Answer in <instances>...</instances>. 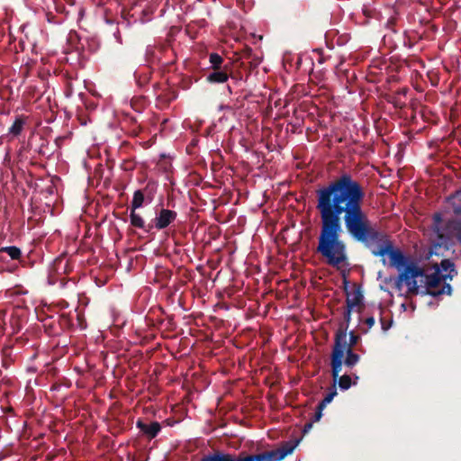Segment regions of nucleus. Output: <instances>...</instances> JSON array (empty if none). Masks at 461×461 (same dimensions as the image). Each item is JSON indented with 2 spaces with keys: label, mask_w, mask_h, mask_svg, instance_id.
<instances>
[{
  "label": "nucleus",
  "mask_w": 461,
  "mask_h": 461,
  "mask_svg": "<svg viewBox=\"0 0 461 461\" xmlns=\"http://www.w3.org/2000/svg\"><path fill=\"white\" fill-rule=\"evenodd\" d=\"M43 146H44V143L41 144L39 153L45 155V152L42 150Z\"/></svg>",
  "instance_id": "obj_33"
},
{
  "label": "nucleus",
  "mask_w": 461,
  "mask_h": 461,
  "mask_svg": "<svg viewBox=\"0 0 461 461\" xmlns=\"http://www.w3.org/2000/svg\"><path fill=\"white\" fill-rule=\"evenodd\" d=\"M231 76V65L227 63L224 68L212 69L206 76V81L212 84H221L226 82Z\"/></svg>",
  "instance_id": "obj_10"
},
{
  "label": "nucleus",
  "mask_w": 461,
  "mask_h": 461,
  "mask_svg": "<svg viewBox=\"0 0 461 461\" xmlns=\"http://www.w3.org/2000/svg\"><path fill=\"white\" fill-rule=\"evenodd\" d=\"M425 277V290L422 294H429L432 297H438L443 294L450 295L452 287L446 281L453 279L454 275L440 273V268L437 267L434 273L423 276Z\"/></svg>",
  "instance_id": "obj_5"
},
{
  "label": "nucleus",
  "mask_w": 461,
  "mask_h": 461,
  "mask_svg": "<svg viewBox=\"0 0 461 461\" xmlns=\"http://www.w3.org/2000/svg\"><path fill=\"white\" fill-rule=\"evenodd\" d=\"M324 408H320V404L317 405L315 413L313 414L312 418L311 419L312 421L317 422L321 420L322 417V411Z\"/></svg>",
  "instance_id": "obj_24"
},
{
  "label": "nucleus",
  "mask_w": 461,
  "mask_h": 461,
  "mask_svg": "<svg viewBox=\"0 0 461 461\" xmlns=\"http://www.w3.org/2000/svg\"><path fill=\"white\" fill-rule=\"evenodd\" d=\"M136 426L149 439L156 438L157 435L161 430L160 423L158 421H151L150 423H146L141 420H138L136 422Z\"/></svg>",
  "instance_id": "obj_11"
},
{
  "label": "nucleus",
  "mask_w": 461,
  "mask_h": 461,
  "mask_svg": "<svg viewBox=\"0 0 461 461\" xmlns=\"http://www.w3.org/2000/svg\"><path fill=\"white\" fill-rule=\"evenodd\" d=\"M58 323L60 326L61 330H69L72 326V318L69 314H60L58 318Z\"/></svg>",
  "instance_id": "obj_21"
},
{
  "label": "nucleus",
  "mask_w": 461,
  "mask_h": 461,
  "mask_svg": "<svg viewBox=\"0 0 461 461\" xmlns=\"http://www.w3.org/2000/svg\"><path fill=\"white\" fill-rule=\"evenodd\" d=\"M227 89H228L229 94H230V95H231V94H232V88H231V86L228 85V86H227Z\"/></svg>",
  "instance_id": "obj_34"
},
{
  "label": "nucleus",
  "mask_w": 461,
  "mask_h": 461,
  "mask_svg": "<svg viewBox=\"0 0 461 461\" xmlns=\"http://www.w3.org/2000/svg\"><path fill=\"white\" fill-rule=\"evenodd\" d=\"M314 421H312V420L305 423L304 427H303V434H306L307 432H309L311 430V429L312 428V425H313Z\"/></svg>",
  "instance_id": "obj_30"
},
{
  "label": "nucleus",
  "mask_w": 461,
  "mask_h": 461,
  "mask_svg": "<svg viewBox=\"0 0 461 461\" xmlns=\"http://www.w3.org/2000/svg\"><path fill=\"white\" fill-rule=\"evenodd\" d=\"M145 195L142 190H136L131 203V210H137L143 205Z\"/></svg>",
  "instance_id": "obj_16"
},
{
  "label": "nucleus",
  "mask_w": 461,
  "mask_h": 461,
  "mask_svg": "<svg viewBox=\"0 0 461 461\" xmlns=\"http://www.w3.org/2000/svg\"><path fill=\"white\" fill-rule=\"evenodd\" d=\"M453 201H456L459 203H461V189L457 190L451 197Z\"/></svg>",
  "instance_id": "obj_29"
},
{
  "label": "nucleus",
  "mask_w": 461,
  "mask_h": 461,
  "mask_svg": "<svg viewBox=\"0 0 461 461\" xmlns=\"http://www.w3.org/2000/svg\"><path fill=\"white\" fill-rule=\"evenodd\" d=\"M352 309L347 307V311L344 312V320L347 323L350 321Z\"/></svg>",
  "instance_id": "obj_28"
},
{
  "label": "nucleus",
  "mask_w": 461,
  "mask_h": 461,
  "mask_svg": "<svg viewBox=\"0 0 461 461\" xmlns=\"http://www.w3.org/2000/svg\"><path fill=\"white\" fill-rule=\"evenodd\" d=\"M145 70L144 72H136L134 74L135 76V78L137 80V83L140 86H143L144 85H146L149 80V75H150V72H149V68H145Z\"/></svg>",
  "instance_id": "obj_22"
},
{
  "label": "nucleus",
  "mask_w": 461,
  "mask_h": 461,
  "mask_svg": "<svg viewBox=\"0 0 461 461\" xmlns=\"http://www.w3.org/2000/svg\"><path fill=\"white\" fill-rule=\"evenodd\" d=\"M334 384L330 389V391L325 395V397L318 403L320 404V408H325L327 404L331 402L333 398L337 395L336 389V382L333 380Z\"/></svg>",
  "instance_id": "obj_20"
},
{
  "label": "nucleus",
  "mask_w": 461,
  "mask_h": 461,
  "mask_svg": "<svg viewBox=\"0 0 461 461\" xmlns=\"http://www.w3.org/2000/svg\"><path fill=\"white\" fill-rule=\"evenodd\" d=\"M131 224L133 227L144 230L146 232H149L153 228V223L145 224L143 218L136 212V210H131L130 213Z\"/></svg>",
  "instance_id": "obj_12"
},
{
  "label": "nucleus",
  "mask_w": 461,
  "mask_h": 461,
  "mask_svg": "<svg viewBox=\"0 0 461 461\" xmlns=\"http://www.w3.org/2000/svg\"><path fill=\"white\" fill-rule=\"evenodd\" d=\"M316 210L320 216V234L316 252L319 253L326 263L337 269L348 267V247L342 239L343 229L316 203Z\"/></svg>",
  "instance_id": "obj_3"
},
{
  "label": "nucleus",
  "mask_w": 461,
  "mask_h": 461,
  "mask_svg": "<svg viewBox=\"0 0 461 461\" xmlns=\"http://www.w3.org/2000/svg\"><path fill=\"white\" fill-rule=\"evenodd\" d=\"M338 382L339 387L341 390H348L352 385V379L348 375H343L338 376L336 383Z\"/></svg>",
  "instance_id": "obj_23"
},
{
  "label": "nucleus",
  "mask_w": 461,
  "mask_h": 461,
  "mask_svg": "<svg viewBox=\"0 0 461 461\" xmlns=\"http://www.w3.org/2000/svg\"><path fill=\"white\" fill-rule=\"evenodd\" d=\"M176 212L163 208L158 212V215L152 221L154 222L153 227H155L158 230L166 229L173 221H176Z\"/></svg>",
  "instance_id": "obj_9"
},
{
  "label": "nucleus",
  "mask_w": 461,
  "mask_h": 461,
  "mask_svg": "<svg viewBox=\"0 0 461 461\" xmlns=\"http://www.w3.org/2000/svg\"><path fill=\"white\" fill-rule=\"evenodd\" d=\"M77 317H78V321H79V323H81V319H80V317H79V316H77ZM80 325H82V324H80ZM84 328H85L84 326H81V329H84Z\"/></svg>",
  "instance_id": "obj_35"
},
{
  "label": "nucleus",
  "mask_w": 461,
  "mask_h": 461,
  "mask_svg": "<svg viewBox=\"0 0 461 461\" xmlns=\"http://www.w3.org/2000/svg\"><path fill=\"white\" fill-rule=\"evenodd\" d=\"M348 325H342L337 330L334 337V344L330 354L331 375L334 381H337L339 374L342 371L343 358L345 350L353 348L360 340V336L355 331L349 332V339H347Z\"/></svg>",
  "instance_id": "obj_4"
},
{
  "label": "nucleus",
  "mask_w": 461,
  "mask_h": 461,
  "mask_svg": "<svg viewBox=\"0 0 461 461\" xmlns=\"http://www.w3.org/2000/svg\"><path fill=\"white\" fill-rule=\"evenodd\" d=\"M362 12H363L364 15L366 17H367V18L373 17L375 15V9L367 7L366 5L363 6Z\"/></svg>",
  "instance_id": "obj_26"
},
{
  "label": "nucleus",
  "mask_w": 461,
  "mask_h": 461,
  "mask_svg": "<svg viewBox=\"0 0 461 461\" xmlns=\"http://www.w3.org/2000/svg\"><path fill=\"white\" fill-rule=\"evenodd\" d=\"M0 252L6 253L12 259H19L22 256L21 249L15 246L3 247Z\"/></svg>",
  "instance_id": "obj_19"
},
{
  "label": "nucleus",
  "mask_w": 461,
  "mask_h": 461,
  "mask_svg": "<svg viewBox=\"0 0 461 461\" xmlns=\"http://www.w3.org/2000/svg\"><path fill=\"white\" fill-rule=\"evenodd\" d=\"M447 236L443 234L438 235V240H435L429 249L430 255H443V253L448 249L451 240L455 239L461 243V218L451 219L447 221Z\"/></svg>",
  "instance_id": "obj_6"
},
{
  "label": "nucleus",
  "mask_w": 461,
  "mask_h": 461,
  "mask_svg": "<svg viewBox=\"0 0 461 461\" xmlns=\"http://www.w3.org/2000/svg\"><path fill=\"white\" fill-rule=\"evenodd\" d=\"M316 203L335 222L342 221L348 235L371 249L383 231L372 224L363 209L366 193L362 184L348 173H342L315 191Z\"/></svg>",
  "instance_id": "obj_1"
},
{
  "label": "nucleus",
  "mask_w": 461,
  "mask_h": 461,
  "mask_svg": "<svg viewBox=\"0 0 461 461\" xmlns=\"http://www.w3.org/2000/svg\"><path fill=\"white\" fill-rule=\"evenodd\" d=\"M360 360V356L354 352L353 348H348L345 350V356L343 358V365L348 368H353Z\"/></svg>",
  "instance_id": "obj_14"
},
{
  "label": "nucleus",
  "mask_w": 461,
  "mask_h": 461,
  "mask_svg": "<svg viewBox=\"0 0 461 461\" xmlns=\"http://www.w3.org/2000/svg\"><path fill=\"white\" fill-rule=\"evenodd\" d=\"M381 323L383 330H386L389 328V326L386 325L385 321L383 319H381Z\"/></svg>",
  "instance_id": "obj_32"
},
{
  "label": "nucleus",
  "mask_w": 461,
  "mask_h": 461,
  "mask_svg": "<svg viewBox=\"0 0 461 461\" xmlns=\"http://www.w3.org/2000/svg\"><path fill=\"white\" fill-rule=\"evenodd\" d=\"M437 267L440 268V273L448 271V274H452L454 276L457 274L455 264L449 259H443L439 265H436L435 268Z\"/></svg>",
  "instance_id": "obj_18"
},
{
  "label": "nucleus",
  "mask_w": 461,
  "mask_h": 461,
  "mask_svg": "<svg viewBox=\"0 0 461 461\" xmlns=\"http://www.w3.org/2000/svg\"><path fill=\"white\" fill-rule=\"evenodd\" d=\"M24 125L25 118L23 116H17L12 126L9 128L8 132L14 137H17L22 133Z\"/></svg>",
  "instance_id": "obj_15"
},
{
  "label": "nucleus",
  "mask_w": 461,
  "mask_h": 461,
  "mask_svg": "<svg viewBox=\"0 0 461 461\" xmlns=\"http://www.w3.org/2000/svg\"><path fill=\"white\" fill-rule=\"evenodd\" d=\"M363 294L360 287H357L354 289L352 294H348L346 303L348 308H354L362 303L363 301Z\"/></svg>",
  "instance_id": "obj_13"
},
{
  "label": "nucleus",
  "mask_w": 461,
  "mask_h": 461,
  "mask_svg": "<svg viewBox=\"0 0 461 461\" xmlns=\"http://www.w3.org/2000/svg\"><path fill=\"white\" fill-rule=\"evenodd\" d=\"M453 212L456 215H460L461 216V203L456 202V201H453Z\"/></svg>",
  "instance_id": "obj_27"
},
{
  "label": "nucleus",
  "mask_w": 461,
  "mask_h": 461,
  "mask_svg": "<svg viewBox=\"0 0 461 461\" xmlns=\"http://www.w3.org/2000/svg\"><path fill=\"white\" fill-rule=\"evenodd\" d=\"M212 69L224 68V59L218 53L212 52L209 56Z\"/></svg>",
  "instance_id": "obj_17"
},
{
  "label": "nucleus",
  "mask_w": 461,
  "mask_h": 461,
  "mask_svg": "<svg viewBox=\"0 0 461 461\" xmlns=\"http://www.w3.org/2000/svg\"><path fill=\"white\" fill-rule=\"evenodd\" d=\"M202 461H254L252 455L241 452L238 455L217 451L212 455L204 456Z\"/></svg>",
  "instance_id": "obj_8"
},
{
  "label": "nucleus",
  "mask_w": 461,
  "mask_h": 461,
  "mask_svg": "<svg viewBox=\"0 0 461 461\" xmlns=\"http://www.w3.org/2000/svg\"><path fill=\"white\" fill-rule=\"evenodd\" d=\"M298 441H285L280 447L252 455L254 461H282L291 455L296 447Z\"/></svg>",
  "instance_id": "obj_7"
},
{
  "label": "nucleus",
  "mask_w": 461,
  "mask_h": 461,
  "mask_svg": "<svg viewBox=\"0 0 461 461\" xmlns=\"http://www.w3.org/2000/svg\"><path fill=\"white\" fill-rule=\"evenodd\" d=\"M375 321L374 317H368V318L366 319V324L369 328L373 327L375 325Z\"/></svg>",
  "instance_id": "obj_31"
},
{
  "label": "nucleus",
  "mask_w": 461,
  "mask_h": 461,
  "mask_svg": "<svg viewBox=\"0 0 461 461\" xmlns=\"http://www.w3.org/2000/svg\"><path fill=\"white\" fill-rule=\"evenodd\" d=\"M372 255L375 257L382 258L384 265L386 264L384 256L389 257L390 267H395L398 270L404 268L395 279L394 285L397 290H401L402 284L408 286V293L411 294H419V285L417 284V277H423L424 270L420 267L416 263L411 261L399 249L394 248L393 241L387 234L383 233L382 237L375 242V245L368 249Z\"/></svg>",
  "instance_id": "obj_2"
},
{
  "label": "nucleus",
  "mask_w": 461,
  "mask_h": 461,
  "mask_svg": "<svg viewBox=\"0 0 461 461\" xmlns=\"http://www.w3.org/2000/svg\"><path fill=\"white\" fill-rule=\"evenodd\" d=\"M433 220L435 221V225H437L438 223L441 222L442 219H441V215L440 213H435L434 216H433ZM436 229H437V233H438V237H437V240H438V235L441 234L439 232V228L438 226H436ZM443 235L445 236H447V232L446 233H442Z\"/></svg>",
  "instance_id": "obj_25"
}]
</instances>
